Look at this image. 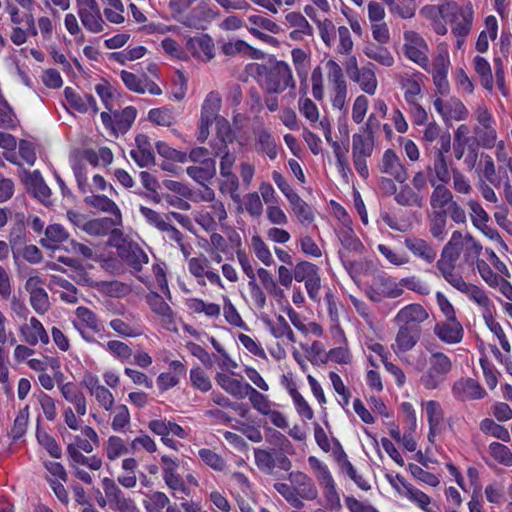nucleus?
Returning a JSON list of instances; mask_svg holds the SVG:
<instances>
[{
    "label": "nucleus",
    "mask_w": 512,
    "mask_h": 512,
    "mask_svg": "<svg viewBox=\"0 0 512 512\" xmlns=\"http://www.w3.org/2000/svg\"><path fill=\"white\" fill-rule=\"evenodd\" d=\"M216 381L227 393L239 399L246 397V390L251 388L249 383H243L225 373H218L216 375Z\"/></svg>",
    "instance_id": "29"
},
{
    "label": "nucleus",
    "mask_w": 512,
    "mask_h": 512,
    "mask_svg": "<svg viewBox=\"0 0 512 512\" xmlns=\"http://www.w3.org/2000/svg\"><path fill=\"white\" fill-rule=\"evenodd\" d=\"M140 214L144 217L146 222L153 226L158 231H162L163 228L168 223L169 215L167 214H161L151 208H148L146 206L141 205L139 208Z\"/></svg>",
    "instance_id": "55"
},
{
    "label": "nucleus",
    "mask_w": 512,
    "mask_h": 512,
    "mask_svg": "<svg viewBox=\"0 0 512 512\" xmlns=\"http://www.w3.org/2000/svg\"><path fill=\"white\" fill-rule=\"evenodd\" d=\"M102 487L107 498L109 507L118 512H140L134 501L125 497L115 481L105 477L102 480Z\"/></svg>",
    "instance_id": "8"
},
{
    "label": "nucleus",
    "mask_w": 512,
    "mask_h": 512,
    "mask_svg": "<svg viewBox=\"0 0 512 512\" xmlns=\"http://www.w3.org/2000/svg\"><path fill=\"white\" fill-rule=\"evenodd\" d=\"M456 262L443 256H440V259L436 262V267L442 277L454 288L463 280L462 276L455 272Z\"/></svg>",
    "instance_id": "40"
},
{
    "label": "nucleus",
    "mask_w": 512,
    "mask_h": 512,
    "mask_svg": "<svg viewBox=\"0 0 512 512\" xmlns=\"http://www.w3.org/2000/svg\"><path fill=\"white\" fill-rule=\"evenodd\" d=\"M45 279L32 272L25 283V290L30 295V304L39 314H44L50 306L49 297L44 289Z\"/></svg>",
    "instance_id": "7"
},
{
    "label": "nucleus",
    "mask_w": 512,
    "mask_h": 512,
    "mask_svg": "<svg viewBox=\"0 0 512 512\" xmlns=\"http://www.w3.org/2000/svg\"><path fill=\"white\" fill-rule=\"evenodd\" d=\"M170 503L169 497L160 491H154L147 494V500L143 501V505L147 512H162L164 507H168Z\"/></svg>",
    "instance_id": "59"
},
{
    "label": "nucleus",
    "mask_w": 512,
    "mask_h": 512,
    "mask_svg": "<svg viewBox=\"0 0 512 512\" xmlns=\"http://www.w3.org/2000/svg\"><path fill=\"white\" fill-rule=\"evenodd\" d=\"M463 248V234L460 231H454L450 240L442 249L441 256L457 261Z\"/></svg>",
    "instance_id": "49"
},
{
    "label": "nucleus",
    "mask_w": 512,
    "mask_h": 512,
    "mask_svg": "<svg viewBox=\"0 0 512 512\" xmlns=\"http://www.w3.org/2000/svg\"><path fill=\"white\" fill-rule=\"evenodd\" d=\"M397 480L400 482L401 486L404 488L403 496L410 500L412 503L416 504L420 509L425 512H432L429 509V505L431 503V498L422 492L421 490L415 488L412 484L408 483L404 477H398Z\"/></svg>",
    "instance_id": "28"
},
{
    "label": "nucleus",
    "mask_w": 512,
    "mask_h": 512,
    "mask_svg": "<svg viewBox=\"0 0 512 512\" xmlns=\"http://www.w3.org/2000/svg\"><path fill=\"white\" fill-rule=\"evenodd\" d=\"M338 463L341 469L355 482V484L362 490L367 491L371 488L369 483L363 478V476L359 475L352 465V463L347 459L345 453H343L338 458Z\"/></svg>",
    "instance_id": "58"
},
{
    "label": "nucleus",
    "mask_w": 512,
    "mask_h": 512,
    "mask_svg": "<svg viewBox=\"0 0 512 512\" xmlns=\"http://www.w3.org/2000/svg\"><path fill=\"white\" fill-rule=\"evenodd\" d=\"M186 48L194 57L203 61H210L214 56V43L208 35L189 38Z\"/></svg>",
    "instance_id": "20"
},
{
    "label": "nucleus",
    "mask_w": 512,
    "mask_h": 512,
    "mask_svg": "<svg viewBox=\"0 0 512 512\" xmlns=\"http://www.w3.org/2000/svg\"><path fill=\"white\" fill-rule=\"evenodd\" d=\"M246 396L249 398L253 408L262 415L269 413L271 409V403L268 397L251 386L246 390Z\"/></svg>",
    "instance_id": "62"
},
{
    "label": "nucleus",
    "mask_w": 512,
    "mask_h": 512,
    "mask_svg": "<svg viewBox=\"0 0 512 512\" xmlns=\"http://www.w3.org/2000/svg\"><path fill=\"white\" fill-rule=\"evenodd\" d=\"M121 223L122 218L117 217H102L92 219L88 220L84 224V231L92 236H105L113 231L114 227L120 225Z\"/></svg>",
    "instance_id": "25"
},
{
    "label": "nucleus",
    "mask_w": 512,
    "mask_h": 512,
    "mask_svg": "<svg viewBox=\"0 0 512 512\" xmlns=\"http://www.w3.org/2000/svg\"><path fill=\"white\" fill-rule=\"evenodd\" d=\"M463 258L464 261L468 265H472L474 263L477 264V261H481L479 259V255L481 254L483 247L479 241H477L471 234L463 235Z\"/></svg>",
    "instance_id": "41"
},
{
    "label": "nucleus",
    "mask_w": 512,
    "mask_h": 512,
    "mask_svg": "<svg viewBox=\"0 0 512 512\" xmlns=\"http://www.w3.org/2000/svg\"><path fill=\"white\" fill-rule=\"evenodd\" d=\"M122 261L133 271L140 272L144 264L149 262L146 252L135 242H129L119 248Z\"/></svg>",
    "instance_id": "16"
},
{
    "label": "nucleus",
    "mask_w": 512,
    "mask_h": 512,
    "mask_svg": "<svg viewBox=\"0 0 512 512\" xmlns=\"http://www.w3.org/2000/svg\"><path fill=\"white\" fill-rule=\"evenodd\" d=\"M429 183L433 187L430 196L432 208L444 210V208H448L455 201L452 192L443 183H437L434 178H431Z\"/></svg>",
    "instance_id": "26"
},
{
    "label": "nucleus",
    "mask_w": 512,
    "mask_h": 512,
    "mask_svg": "<svg viewBox=\"0 0 512 512\" xmlns=\"http://www.w3.org/2000/svg\"><path fill=\"white\" fill-rule=\"evenodd\" d=\"M339 240L342 244V249L339 250L342 259L347 257L348 252L361 253L363 250L361 241L356 237L354 231L349 228L340 231Z\"/></svg>",
    "instance_id": "38"
},
{
    "label": "nucleus",
    "mask_w": 512,
    "mask_h": 512,
    "mask_svg": "<svg viewBox=\"0 0 512 512\" xmlns=\"http://www.w3.org/2000/svg\"><path fill=\"white\" fill-rule=\"evenodd\" d=\"M400 84L404 89V98L408 104H415L421 94V87L417 79L406 75L401 78Z\"/></svg>",
    "instance_id": "57"
},
{
    "label": "nucleus",
    "mask_w": 512,
    "mask_h": 512,
    "mask_svg": "<svg viewBox=\"0 0 512 512\" xmlns=\"http://www.w3.org/2000/svg\"><path fill=\"white\" fill-rule=\"evenodd\" d=\"M429 318L428 311L417 303L408 304L401 308L394 318L397 325L420 327V324Z\"/></svg>",
    "instance_id": "14"
},
{
    "label": "nucleus",
    "mask_w": 512,
    "mask_h": 512,
    "mask_svg": "<svg viewBox=\"0 0 512 512\" xmlns=\"http://www.w3.org/2000/svg\"><path fill=\"white\" fill-rule=\"evenodd\" d=\"M473 9L471 5L463 7V10L453 20L452 33L457 38H465L471 31L473 23Z\"/></svg>",
    "instance_id": "31"
},
{
    "label": "nucleus",
    "mask_w": 512,
    "mask_h": 512,
    "mask_svg": "<svg viewBox=\"0 0 512 512\" xmlns=\"http://www.w3.org/2000/svg\"><path fill=\"white\" fill-rule=\"evenodd\" d=\"M372 291L374 294L383 296L384 298H398L404 293L403 289L400 287V282L397 283L391 278L382 276L374 279Z\"/></svg>",
    "instance_id": "27"
},
{
    "label": "nucleus",
    "mask_w": 512,
    "mask_h": 512,
    "mask_svg": "<svg viewBox=\"0 0 512 512\" xmlns=\"http://www.w3.org/2000/svg\"><path fill=\"white\" fill-rule=\"evenodd\" d=\"M146 302L154 314H156L162 326L167 330L176 329L175 314L171 307L156 292H150L146 296Z\"/></svg>",
    "instance_id": "10"
},
{
    "label": "nucleus",
    "mask_w": 512,
    "mask_h": 512,
    "mask_svg": "<svg viewBox=\"0 0 512 512\" xmlns=\"http://www.w3.org/2000/svg\"><path fill=\"white\" fill-rule=\"evenodd\" d=\"M421 336L420 327H408L399 325L395 343L392 345L394 352L399 355L411 350Z\"/></svg>",
    "instance_id": "17"
},
{
    "label": "nucleus",
    "mask_w": 512,
    "mask_h": 512,
    "mask_svg": "<svg viewBox=\"0 0 512 512\" xmlns=\"http://www.w3.org/2000/svg\"><path fill=\"white\" fill-rule=\"evenodd\" d=\"M426 414L429 422V440L440 432V426L443 422V410L441 405L434 400L426 403Z\"/></svg>",
    "instance_id": "34"
},
{
    "label": "nucleus",
    "mask_w": 512,
    "mask_h": 512,
    "mask_svg": "<svg viewBox=\"0 0 512 512\" xmlns=\"http://www.w3.org/2000/svg\"><path fill=\"white\" fill-rule=\"evenodd\" d=\"M77 13L84 28L91 33L104 30L105 21L96 0H76Z\"/></svg>",
    "instance_id": "5"
},
{
    "label": "nucleus",
    "mask_w": 512,
    "mask_h": 512,
    "mask_svg": "<svg viewBox=\"0 0 512 512\" xmlns=\"http://www.w3.org/2000/svg\"><path fill=\"white\" fill-rule=\"evenodd\" d=\"M137 148L131 151V157L140 167H148L155 162L149 137L138 135L136 137Z\"/></svg>",
    "instance_id": "22"
},
{
    "label": "nucleus",
    "mask_w": 512,
    "mask_h": 512,
    "mask_svg": "<svg viewBox=\"0 0 512 512\" xmlns=\"http://www.w3.org/2000/svg\"><path fill=\"white\" fill-rule=\"evenodd\" d=\"M428 170L434 174L435 181L438 180L441 183H448L451 179L450 170L443 150H435L433 152L432 165L428 167Z\"/></svg>",
    "instance_id": "33"
},
{
    "label": "nucleus",
    "mask_w": 512,
    "mask_h": 512,
    "mask_svg": "<svg viewBox=\"0 0 512 512\" xmlns=\"http://www.w3.org/2000/svg\"><path fill=\"white\" fill-rule=\"evenodd\" d=\"M210 18H212V10L207 4L200 3L183 16L180 23L189 28L201 29L204 22Z\"/></svg>",
    "instance_id": "24"
},
{
    "label": "nucleus",
    "mask_w": 512,
    "mask_h": 512,
    "mask_svg": "<svg viewBox=\"0 0 512 512\" xmlns=\"http://www.w3.org/2000/svg\"><path fill=\"white\" fill-rule=\"evenodd\" d=\"M249 25L247 30L256 38L267 41L270 37L262 31L277 34L280 30L279 26L271 19L261 15H250L248 17Z\"/></svg>",
    "instance_id": "21"
},
{
    "label": "nucleus",
    "mask_w": 512,
    "mask_h": 512,
    "mask_svg": "<svg viewBox=\"0 0 512 512\" xmlns=\"http://www.w3.org/2000/svg\"><path fill=\"white\" fill-rule=\"evenodd\" d=\"M364 54L385 67L394 64V57L387 48L371 44L364 48Z\"/></svg>",
    "instance_id": "47"
},
{
    "label": "nucleus",
    "mask_w": 512,
    "mask_h": 512,
    "mask_svg": "<svg viewBox=\"0 0 512 512\" xmlns=\"http://www.w3.org/2000/svg\"><path fill=\"white\" fill-rule=\"evenodd\" d=\"M289 203L301 223L310 224L314 220L311 207L298 194L292 196Z\"/></svg>",
    "instance_id": "52"
},
{
    "label": "nucleus",
    "mask_w": 512,
    "mask_h": 512,
    "mask_svg": "<svg viewBox=\"0 0 512 512\" xmlns=\"http://www.w3.org/2000/svg\"><path fill=\"white\" fill-rule=\"evenodd\" d=\"M379 170L381 173L393 177L400 184H403L408 178L407 170L392 149H387L383 153Z\"/></svg>",
    "instance_id": "15"
},
{
    "label": "nucleus",
    "mask_w": 512,
    "mask_h": 512,
    "mask_svg": "<svg viewBox=\"0 0 512 512\" xmlns=\"http://www.w3.org/2000/svg\"><path fill=\"white\" fill-rule=\"evenodd\" d=\"M480 430L485 434H490L493 437L502 440L503 442L510 441V433L508 429L497 424L490 418H485L480 422Z\"/></svg>",
    "instance_id": "54"
},
{
    "label": "nucleus",
    "mask_w": 512,
    "mask_h": 512,
    "mask_svg": "<svg viewBox=\"0 0 512 512\" xmlns=\"http://www.w3.org/2000/svg\"><path fill=\"white\" fill-rule=\"evenodd\" d=\"M68 104L79 113H87L91 110L94 114L98 112L95 98L91 94L78 93L71 87L64 90Z\"/></svg>",
    "instance_id": "18"
},
{
    "label": "nucleus",
    "mask_w": 512,
    "mask_h": 512,
    "mask_svg": "<svg viewBox=\"0 0 512 512\" xmlns=\"http://www.w3.org/2000/svg\"><path fill=\"white\" fill-rule=\"evenodd\" d=\"M491 456L500 464L505 466H512V452L510 449L499 442H492L489 445Z\"/></svg>",
    "instance_id": "64"
},
{
    "label": "nucleus",
    "mask_w": 512,
    "mask_h": 512,
    "mask_svg": "<svg viewBox=\"0 0 512 512\" xmlns=\"http://www.w3.org/2000/svg\"><path fill=\"white\" fill-rule=\"evenodd\" d=\"M215 122L217 140L214 143H218V146L227 148L229 143L234 142L235 133L231 129L230 123L224 117L216 119Z\"/></svg>",
    "instance_id": "50"
},
{
    "label": "nucleus",
    "mask_w": 512,
    "mask_h": 512,
    "mask_svg": "<svg viewBox=\"0 0 512 512\" xmlns=\"http://www.w3.org/2000/svg\"><path fill=\"white\" fill-rule=\"evenodd\" d=\"M69 238V233L60 224H51L45 228L44 237L40 239L41 246L54 249L58 244L66 241Z\"/></svg>",
    "instance_id": "30"
},
{
    "label": "nucleus",
    "mask_w": 512,
    "mask_h": 512,
    "mask_svg": "<svg viewBox=\"0 0 512 512\" xmlns=\"http://www.w3.org/2000/svg\"><path fill=\"white\" fill-rule=\"evenodd\" d=\"M20 334L27 344L31 346L49 343V335L44 329L42 323L35 317L30 318L29 323H25L20 328Z\"/></svg>",
    "instance_id": "19"
},
{
    "label": "nucleus",
    "mask_w": 512,
    "mask_h": 512,
    "mask_svg": "<svg viewBox=\"0 0 512 512\" xmlns=\"http://www.w3.org/2000/svg\"><path fill=\"white\" fill-rule=\"evenodd\" d=\"M308 463L322 487L334 483L333 477L328 467L318 458L315 456H310L308 458Z\"/></svg>",
    "instance_id": "60"
},
{
    "label": "nucleus",
    "mask_w": 512,
    "mask_h": 512,
    "mask_svg": "<svg viewBox=\"0 0 512 512\" xmlns=\"http://www.w3.org/2000/svg\"><path fill=\"white\" fill-rule=\"evenodd\" d=\"M403 52L412 62L419 65L422 69L428 70V44L424 38L415 31L404 32Z\"/></svg>",
    "instance_id": "4"
},
{
    "label": "nucleus",
    "mask_w": 512,
    "mask_h": 512,
    "mask_svg": "<svg viewBox=\"0 0 512 512\" xmlns=\"http://www.w3.org/2000/svg\"><path fill=\"white\" fill-rule=\"evenodd\" d=\"M254 458L258 469L267 474H272L276 467L284 471H289L292 467V462L286 455L270 449L255 448Z\"/></svg>",
    "instance_id": "6"
},
{
    "label": "nucleus",
    "mask_w": 512,
    "mask_h": 512,
    "mask_svg": "<svg viewBox=\"0 0 512 512\" xmlns=\"http://www.w3.org/2000/svg\"><path fill=\"white\" fill-rule=\"evenodd\" d=\"M474 69L480 77L481 85L488 91L493 90L494 81L492 76V70L489 62L481 57L476 56L473 60Z\"/></svg>",
    "instance_id": "44"
},
{
    "label": "nucleus",
    "mask_w": 512,
    "mask_h": 512,
    "mask_svg": "<svg viewBox=\"0 0 512 512\" xmlns=\"http://www.w3.org/2000/svg\"><path fill=\"white\" fill-rule=\"evenodd\" d=\"M405 247L416 257L427 263H432L436 256V250L424 239L409 237L404 240Z\"/></svg>",
    "instance_id": "23"
},
{
    "label": "nucleus",
    "mask_w": 512,
    "mask_h": 512,
    "mask_svg": "<svg viewBox=\"0 0 512 512\" xmlns=\"http://www.w3.org/2000/svg\"><path fill=\"white\" fill-rule=\"evenodd\" d=\"M286 387L291 398L293 399L298 414L308 420H311L314 417L313 410L311 409L308 402L304 399V397L298 392L295 383L293 381H288Z\"/></svg>",
    "instance_id": "45"
},
{
    "label": "nucleus",
    "mask_w": 512,
    "mask_h": 512,
    "mask_svg": "<svg viewBox=\"0 0 512 512\" xmlns=\"http://www.w3.org/2000/svg\"><path fill=\"white\" fill-rule=\"evenodd\" d=\"M374 150V136L357 132L352 136V160L356 171L366 179L369 176L367 158Z\"/></svg>",
    "instance_id": "3"
},
{
    "label": "nucleus",
    "mask_w": 512,
    "mask_h": 512,
    "mask_svg": "<svg viewBox=\"0 0 512 512\" xmlns=\"http://www.w3.org/2000/svg\"><path fill=\"white\" fill-rule=\"evenodd\" d=\"M455 289L464 294H467L472 300H474L482 307H487L490 303L489 298L482 289L474 284L465 282L464 279L457 285Z\"/></svg>",
    "instance_id": "51"
},
{
    "label": "nucleus",
    "mask_w": 512,
    "mask_h": 512,
    "mask_svg": "<svg viewBox=\"0 0 512 512\" xmlns=\"http://www.w3.org/2000/svg\"><path fill=\"white\" fill-rule=\"evenodd\" d=\"M22 182L27 192L44 205L51 203V190L45 183L39 171H24Z\"/></svg>",
    "instance_id": "9"
},
{
    "label": "nucleus",
    "mask_w": 512,
    "mask_h": 512,
    "mask_svg": "<svg viewBox=\"0 0 512 512\" xmlns=\"http://www.w3.org/2000/svg\"><path fill=\"white\" fill-rule=\"evenodd\" d=\"M212 149L216 156L221 155L220 160V175H229L232 172L233 165L236 161V156L234 153H231L227 148H223L222 146H218V143H213Z\"/></svg>",
    "instance_id": "53"
},
{
    "label": "nucleus",
    "mask_w": 512,
    "mask_h": 512,
    "mask_svg": "<svg viewBox=\"0 0 512 512\" xmlns=\"http://www.w3.org/2000/svg\"><path fill=\"white\" fill-rule=\"evenodd\" d=\"M397 204L401 206H415L421 208L424 204V198L408 184H404L397 190L394 197Z\"/></svg>",
    "instance_id": "39"
},
{
    "label": "nucleus",
    "mask_w": 512,
    "mask_h": 512,
    "mask_svg": "<svg viewBox=\"0 0 512 512\" xmlns=\"http://www.w3.org/2000/svg\"><path fill=\"white\" fill-rule=\"evenodd\" d=\"M140 214L144 217L146 222L153 226L158 231H162L163 228L168 223L169 215L167 214H161L151 208H148L146 206L141 205L139 208Z\"/></svg>",
    "instance_id": "56"
},
{
    "label": "nucleus",
    "mask_w": 512,
    "mask_h": 512,
    "mask_svg": "<svg viewBox=\"0 0 512 512\" xmlns=\"http://www.w3.org/2000/svg\"><path fill=\"white\" fill-rule=\"evenodd\" d=\"M433 332L439 340L450 345L460 343L464 337L463 326L457 318L437 322Z\"/></svg>",
    "instance_id": "12"
},
{
    "label": "nucleus",
    "mask_w": 512,
    "mask_h": 512,
    "mask_svg": "<svg viewBox=\"0 0 512 512\" xmlns=\"http://www.w3.org/2000/svg\"><path fill=\"white\" fill-rule=\"evenodd\" d=\"M67 454L70 459V466L75 468L77 465H84L91 470H99L102 467V461L97 456L87 457L82 452L77 451L72 445L67 446Z\"/></svg>",
    "instance_id": "37"
},
{
    "label": "nucleus",
    "mask_w": 512,
    "mask_h": 512,
    "mask_svg": "<svg viewBox=\"0 0 512 512\" xmlns=\"http://www.w3.org/2000/svg\"><path fill=\"white\" fill-rule=\"evenodd\" d=\"M263 89L266 94H279L286 88H295L292 71L289 65L283 61L277 62L265 75Z\"/></svg>",
    "instance_id": "2"
},
{
    "label": "nucleus",
    "mask_w": 512,
    "mask_h": 512,
    "mask_svg": "<svg viewBox=\"0 0 512 512\" xmlns=\"http://www.w3.org/2000/svg\"><path fill=\"white\" fill-rule=\"evenodd\" d=\"M451 369L450 358L442 352H435L431 355L430 367L421 376L420 383L428 390L438 389Z\"/></svg>",
    "instance_id": "1"
},
{
    "label": "nucleus",
    "mask_w": 512,
    "mask_h": 512,
    "mask_svg": "<svg viewBox=\"0 0 512 512\" xmlns=\"http://www.w3.org/2000/svg\"><path fill=\"white\" fill-rule=\"evenodd\" d=\"M221 107V97L219 93L215 91L209 92L201 109V118L207 119L210 121H216V119L220 118L218 116V112Z\"/></svg>",
    "instance_id": "43"
},
{
    "label": "nucleus",
    "mask_w": 512,
    "mask_h": 512,
    "mask_svg": "<svg viewBox=\"0 0 512 512\" xmlns=\"http://www.w3.org/2000/svg\"><path fill=\"white\" fill-rule=\"evenodd\" d=\"M468 116V110L465 105L458 98H450L447 101L446 113L444 117V121L456 120L461 121L465 120Z\"/></svg>",
    "instance_id": "61"
},
{
    "label": "nucleus",
    "mask_w": 512,
    "mask_h": 512,
    "mask_svg": "<svg viewBox=\"0 0 512 512\" xmlns=\"http://www.w3.org/2000/svg\"><path fill=\"white\" fill-rule=\"evenodd\" d=\"M84 202L101 212L110 213L113 217L122 218L121 211L116 203L105 195L92 194L84 198Z\"/></svg>",
    "instance_id": "32"
},
{
    "label": "nucleus",
    "mask_w": 512,
    "mask_h": 512,
    "mask_svg": "<svg viewBox=\"0 0 512 512\" xmlns=\"http://www.w3.org/2000/svg\"><path fill=\"white\" fill-rule=\"evenodd\" d=\"M198 455L207 466L217 472H223L227 468L225 459L212 449L202 448L198 451Z\"/></svg>",
    "instance_id": "48"
},
{
    "label": "nucleus",
    "mask_w": 512,
    "mask_h": 512,
    "mask_svg": "<svg viewBox=\"0 0 512 512\" xmlns=\"http://www.w3.org/2000/svg\"><path fill=\"white\" fill-rule=\"evenodd\" d=\"M267 441L277 448L276 452L286 454L292 453V444L289 439L281 432L269 429L267 434Z\"/></svg>",
    "instance_id": "63"
},
{
    "label": "nucleus",
    "mask_w": 512,
    "mask_h": 512,
    "mask_svg": "<svg viewBox=\"0 0 512 512\" xmlns=\"http://www.w3.org/2000/svg\"><path fill=\"white\" fill-rule=\"evenodd\" d=\"M469 132V128L465 124L460 125L454 132L453 150L455 158L458 160L463 158L466 147L469 150L474 148Z\"/></svg>",
    "instance_id": "35"
},
{
    "label": "nucleus",
    "mask_w": 512,
    "mask_h": 512,
    "mask_svg": "<svg viewBox=\"0 0 512 512\" xmlns=\"http://www.w3.org/2000/svg\"><path fill=\"white\" fill-rule=\"evenodd\" d=\"M288 481L293 484L294 492L300 500L313 501L318 497V489L313 479L301 471H292L288 475Z\"/></svg>",
    "instance_id": "11"
},
{
    "label": "nucleus",
    "mask_w": 512,
    "mask_h": 512,
    "mask_svg": "<svg viewBox=\"0 0 512 512\" xmlns=\"http://www.w3.org/2000/svg\"><path fill=\"white\" fill-rule=\"evenodd\" d=\"M186 172L197 183L205 185L216 175V163L215 161H206L203 165L187 167Z\"/></svg>",
    "instance_id": "36"
},
{
    "label": "nucleus",
    "mask_w": 512,
    "mask_h": 512,
    "mask_svg": "<svg viewBox=\"0 0 512 512\" xmlns=\"http://www.w3.org/2000/svg\"><path fill=\"white\" fill-rule=\"evenodd\" d=\"M285 18L290 26L296 28L293 32H291L292 38H297L298 34H304L308 36L313 34L311 25L300 12H290L286 15Z\"/></svg>",
    "instance_id": "46"
},
{
    "label": "nucleus",
    "mask_w": 512,
    "mask_h": 512,
    "mask_svg": "<svg viewBox=\"0 0 512 512\" xmlns=\"http://www.w3.org/2000/svg\"><path fill=\"white\" fill-rule=\"evenodd\" d=\"M452 394L460 401L478 400L486 395L478 381L473 378H461L454 382Z\"/></svg>",
    "instance_id": "13"
},
{
    "label": "nucleus",
    "mask_w": 512,
    "mask_h": 512,
    "mask_svg": "<svg viewBox=\"0 0 512 512\" xmlns=\"http://www.w3.org/2000/svg\"><path fill=\"white\" fill-rule=\"evenodd\" d=\"M447 224V211L436 210L429 216V231L431 235L438 240H443L445 237V228Z\"/></svg>",
    "instance_id": "42"
}]
</instances>
